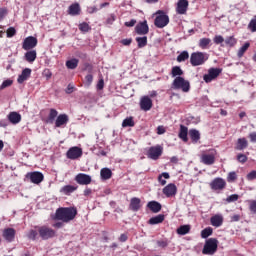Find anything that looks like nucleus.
<instances>
[{"mask_svg": "<svg viewBox=\"0 0 256 256\" xmlns=\"http://www.w3.org/2000/svg\"><path fill=\"white\" fill-rule=\"evenodd\" d=\"M55 215L58 221L69 223V221H73L77 216V209L73 207L58 208Z\"/></svg>", "mask_w": 256, "mask_h": 256, "instance_id": "obj_1", "label": "nucleus"}, {"mask_svg": "<svg viewBox=\"0 0 256 256\" xmlns=\"http://www.w3.org/2000/svg\"><path fill=\"white\" fill-rule=\"evenodd\" d=\"M219 247V241L216 238H210L206 240L202 249L203 255H215L217 248Z\"/></svg>", "mask_w": 256, "mask_h": 256, "instance_id": "obj_2", "label": "nucleus"}, {"mask_svg": "<svg viewBox=\"0 0 256 256\" xmlns=\"http://www.w3.org/2000/svg\"><path fill=\"white\" fill-rule=\"evenodd\" d=\"M172 89H181L183 93H189L191 84L185 78L178 76L172 82Z\"/></svg>", "mask_w": 256, "mask_h": 256, "instance_id": "obj_3", "label": "nucleus"}, {"mask_svg": "<svg viewBox=\"0 0 256 256\" xmlns=\"http://www.w3.org/2000/svg\"><path fill=\"white\" fill-rule=\"evenodd\" d=\"M207 59H209L207 54L203 52H193L190 56V63L193 67H199V65H203Z\"/></svg>", "mask_w": 256, "mask_h": 256, "instance_id": "obj_4", "label": "nucleus"}, {"mask_svg": "<svg viewBox=\"0 0 256 256\" xmlns=\"http://www.w3.org/2000/svg\"><path fill=\"white\" fill-rule=\"evenodd\" d=\"M38 233L41 239L44 241H47L48 239H53L57 233L52 228H49V226H40L38 227Z\"/></svg>", "mask_w": 256, "mask_h": 256, "instance_id": "obj_5", "label": "nucleus"}, {"mask_svg": "<svg viewBox=\"0 0 256 256\" xmlns=\"http://www.w3.org/2000/svg\"><path fill=\"white\" fill-rule=\"evenodd\" d=\"M157 15L158 17L155 18L154 25L159 29H163V27H167V25H169V16L161 10L157 12Z\"/></svg>", "mask_w": 256, "mask_h": 256, "instance_id": "obj_6", "label": "nucleus"}, {"mask_svg": "<svg viewBox=\"0 0 256 256\" xmlns=\"http://www.w3.org/2000/svg\"><path fill=\"white\" fill-rule=\"evenodd\" d=\"M163 155V147L161 145L152 146L148 149L147 157L153 161H157Z\"/></svg>", "mask_w": 256, "mask_h": 256, "instance_id": "obj_7", "label": "nucleus"}, {"mask_svg": "<svg viewBox=\"0 0 256 256\" xmlns=\"http://www.w3.org/2000/svg\"><path fill=\"white\" fill-rule=\"evenodd\" d=\"M217 155V151L209 150L208 153H203L200 157L201 163L204 165H213L215 163V157Z\"/></svg>", "mask_w": 256, "mask_h": 256, "instance_id": "obj_8", "label": "nucleus"}, {"mask_svg": "<svg viewBox=\"0 0 256 256\" xmlns=\"http://www.w3.org/2000/svg\"><path fill=\"white\" fill-rule=\"evenodd\" d=\"M222 72H223V69L221 68H210L208 70V74H205L203 76V80L205 81V83H211V81H214V79H217Z\"/></svg>", "mask_w": 256, "mask_h": 256, "instance_id": "obj_9", "label": "nucleus"}, {"mask_svg": "<svg viewBox=\"0 0 256 256\" xmlns=\"http://www.w3.org/2000/svg\"><path fill=\"white\" fill-rule=\"evenodd\" d=\"M37 43V38L28 36L23 41L22 49H24V51H31V49H35V47H37Z\"/></svg>", "mask_w": 256, "mask_h": 256, "instance_id": "obj_10", "label": "nucleus"}, {"mask_svg": "<svg viewBox=\"0 0 256 256\" xmlns=\"http://www.w3.org/2000/svg\"><path fill=\"white\" fill-rule=\"evenodd\" d=\"M26 179H30L31 183L39 185L43 181L44 176L41 172H29L26 174Z\"/></svg>", "mask_w": 256, "mask_h": 256, "instance_id": "obj_11", "label": "nucleus"}, {"mask_svg": "<svg viewBox=\"0 0 256 256\" xmlns=\"http://www.w3.org/2000/svg\"><path fill=\"white\" fill-rule=\"evenodd\" d=\"M75 181L78 185H91L92 178L89 174L79 173L75 176Z\"/></svg>", "mask_w": 256, "mask_h": 256, "instance_id": "obj_12", "label": "nucleus"}, {"mask_svg": "<svg viewBox=\"0 0 256 256\" xmlns=\"http://www.w3.org/2000/svg\"><path fill=\"white\" fill-rule=\"evenodd\" d=\"M67 158L68 159H79V157H81L83 155V150L77 146L70 148L67 153Z\"/></svg>", "mask_w": 256, "mask_h": 256, "instance_id": "obj_13", "label": "nucleus"}, {"mask_svg": "<svg viewBox=\"0 0 256 256\" xmlns=\"http://www.w3.org/2000/svg\"><path fill=\"white\" fill-rule=\"evenodd\" d=\"M153 107V100L149 96H143L140 99V108L142 111H151Z\"/></svg>", "mask_w": 256, "mask_h": 256, "instance_id": "obj_14", "label": "nucleus"}, {"mask_svg": "<svg viewBox=\"0 0 256 256\" xmlns=\"http://www.w3.org/2000/svg\"><path fill=\"white\" fill-rule=\"evenodd\" d=\"M225 185H227V183L223 180V178H215L210 183V187L213 189V191H221L222 189H225Z\"/></svg>", "mask_w": 256, "mask_h": 256, "instance_id": "obj_15", "label": "nucleus"}, {"mask_svg": "<svg viewBox=\"0 0 256 256\" xmlns=\"http://www.w3.org/2000/svg\"><path fill=\"white\" fill-rule=\"evenodd\" d=\"M135 31L137 35H147V33H149V25H147V20L138 23L135 27Z\"/></svg>", "mask_w": 256, "mask_h": 256, "instance_id": "obj_16", "label": "nucleus"}, {"mask_svg": "<svg viewBox=\"0 0 256 256\" xmlns=\"http://www.w3.org/2000/svg\"><path fill=\"white\" fill-rule=\"evenodd\" d=\"M187 9H189V1L179 0L176 8L178 15H185V13H187Z\"/></svg>", "mask_w": 256, "mask_h": 256, "instance_id": "obj_17", "label": "nucleus"}, {"mask_svg": "<svg viewBox=\"0 0 256 256\" xmlns=\"http://www.w3.org/2000/svg\"><path fill=\"white\" fill-rule=\"evenodd\" d=\"M163 194L166 195V197H175V195H177V186L173 183L168 184L163 188Z\"/></svg>", "mask_w": 256, "mask_h": 256, "instance_id": "obj_18", "label": "nucleus"}, {"mask_svg": "<svg viewBox=\"0 0 256 256\" xmlns=\"http://www.w3.org/2000/svg\"><path fill=\"white\" fill-rule=\"evenodd\" d=\"M15 229L13 228H6L3 230V237L8 243H12L15 241Z\"/></svg>", "mask_w": 256, "mask_h": 256, "instance_id": "obj_19", "label": "nucleus"}, {"mask_svg": "<svg viewBox=\"0 0 256 256\" xmlns=\"http://www.w3.org/2000/svg\"><path fill=\"white\" fill-rule=\"evenodd\" d=\"M69 123V116L67 114H60L55 121V127H63Z\"/></svg>", "mask_w": 256, "mask_h": 256, "instance_id": "obj_20", "label": "nucleus"}, {"mask_svg": "<svg viewBox=\"0 0 256 256\" xmlns=\"http://www.w3.org/2000/svg\"><path fill=\"white\" fill-rule=\"evenodd\" d=\"M210 223L213 227H221L223 225V215L216 214L210 218Z\"/></svg>", "mask_w": 256, "mask_h": 256, "instance_id": "obj_21", "label": "nucleus"}, {"mask_svg": "<svg viewBox=\"0 0 256 256\" xmlns=\"http://www.w3.org/2000/svg\"><path fill=\"white\" fill-rule=\"evenodd\" d=\"M78 188L77 185H65L60 189V193H62V195H71V193H75Z\"/></svg>", "mask_w": 256, "mask_h": 256, "instance_id": "obj_22", "label": "nucleus"}, {"mask_svg": "<svg viewBox=\"0 0 256 256\" xmlns=\"http://www.w3.org/2000/svg\"><path fill=\"white\" fill-rule=\"evenodd\" d=\"M8 121H10L12 125H17L18 123H21V114L17 112H10L8 114Z\"/></svg>", "mask_w": 256, "mask_h": 256, "instance_id": "obj_23", "label": "nucleus"}, {"mask_svg": "<svg viewBox=\"0 0 256 256\" xmlns=\"http://www.w3.org/2000/svg\"><path fill=\"white\" fill-rule=\"evenodd\" d=\"M189 133V129L185 125H180V131L178 134V137L184 141V143H187L189 139L187 138V135Z\"/></svg>", "mask_w": 256, "mask_h": 256, "instance_id": "obj_24", "label": "nucleus"}, {"mask_svg": "<svg viewBox=\"0 0 256 256\" xmlns=\"http://www.w3.org/2000/svg\"><path fill=\"white\" fill-rule=\"evenodd\" d=\"M31 77V69L26 68L22 71L21 75L18 76V83H23L24 81H27Z\"/></svg>", "mask_w": 256, "mask_h": 256, "instance_id": "obj_25", "label": "nucleus"}, {"mask_svg": "<svg viewBox=\"0 0 256 256\" xmlns=\"http://www.w3.org/2000/svg\"><path fill=\"white\" fill-rule=\"evenodd\" d=\"M81 13V7L78 3L72 4L68 8V14L72 15L73 17L79 15Z\"/></svg>", "mask_w": 256, "mask_h": 256, "instance_id": "obj_26", "label": "nucleus"}, {"mask_svg": "<svg viewBox=\"0 0 256 256\" xmlns=\"http://www.w3.org/2000/svg\"><path fill=\"white\" fill-rule=\"evenodd\" d=\"M112 176H113V172L111 171V169H109V168L101 169L100 177H101L102 181H107V180L111 179Z\"/></svg>", "mask_w": 256, "mask_h": 256, "instance_id": "obj_27", "label": "nucleus"}, {"mask_svg": "<svg viewBox=\"0 0 256 256\" xmlns=\"http://www.w3.org/2000/svg\"><path fill=\"white\" fill-rule=\"evenodd\" d=\"M165 221V215L159 214L149 219V225H159V223H163Z\"/></svg>", "mask_w": 256, "mask_h": 256, "instance_id": "obj_28", "label": "nucleus"}, {"mask_svg": "<svg viewBox=\"0 0 256 256\" xmlns=\"http://www.w3.org/2000/svg\"><path fill=\"white\" fill-rule=\"evenodd\" d=\"M130 209L132 211H139L141 209V199L134 197L130 201Z\"/></svg>", "mask_w": 256, "mask_h": 256, "instance_id": "obj_29", "label": "nucleus"}, {"mask_svg": "<svg viewBox=\"0 0 256 256\" xmlns=\"http://www.w3.org/2000/svg\"><path fill=\"white\" fill-rule=\"evenodd\" d=\"M147 207L152 211V213H159L161 211V203L157 201H151L147 204Z\"/></svg>", "mask_w": 256, "mask_h": 256, "instance_id": "obj_30", "label": "nucleus"}, {"mask_svg": "<svg viewBox=\"0 0 256 256\" xmlns=\"http://www.w3.org/2000/svg\"><path fill=\"white\" fill-rule=\"evenodd\" d=\"M249 143L246 138H239L237 140L236 149L237 151H243V149H247Z\"/></svg>", "mask_w": 256, "mask_h": 256, "instance_id": "obj_31", "label": "nucleus"}, {"mask_svg": "<svg viewBox=\"0 0 256 256\" xmlns=\"http://www.w3.org/2000/svg\"><path fill=\"white\" fill-rule=\"evenodd\" d=\"M25 59L28 61V63H33L35 59H37V51L30 50L25 53Z\"/></svg>", "mask_w": 256, "mask_h": 256, "instance_id": "obj_32", "label": "nucleus"}, {"mask_svg": "<svg viewBox=\"0 0 256 256\" xmlns=\"http://www.w3.org/2000/svg\"><path fill=\"white\" fill-rule=\"evenodd\" d=\"M189 136H190V139L193 141V143H197V141L201 139V133H199V131L195 129H191L189 131Z\"/></svg>", "mask_w": 256, "mask_h": 256, "instance_id": "obj_33", "label": "nucleus"}, {"mask_svg": "<svg viewBox=\"0 0 256 256\" xmlns=\"http://www.w3.org/2000/svg\"><path fill=\"white\" fill-rule=\"evenodd\" d=\"M78 66H79V59L72 58L66 61L67 69H72V70L77 69Z\"/></svg>", "mask_w": 256, "mask_h": 256, "instance_id": "obj_34", "label": "nucleus"}, {"mask_svg": "<svg viewBox=\"0 0 256 256\" xmlns=\"http://www.w3.org/2000/svg\"><path fill=\"white\" fill-rule=\"evenodd\" d=\"M200 49H209V45H211V39L210 38H202L199 40L198 43Z\"/></svg>", "mask_w": 256, "mask_h": 256, "instance_id": "obj_35", "label": "nucleus"}, {"mask_svg": "<svg viewBox=\"0 0 256 256\" xmlns=\"http://www.w3.org/2000/svg\"><path fill=\"white\" fill-rule=\"evenodd\" d=\"M189 231H191L190 225H182L176 230V233L178 235H187V233H189Z\"/></svg>", "mask_w": 256, "mask_h": 256, "instance_id": "obj_36", "label": "nucleus"}, {"mask_svg": "<svg viewBox=\"0 0 256 256\" xmlns=\"http://www.w3.org/2000/svg\"><path fill=\"white\" fill-rule=\"evenodd\" d=\"M57 115H59V112L55 109H50V113L48 115L47 123H55V119H57Z\"/></svg>", "mask_w": 256, "mask_h": 256, "instance_id": "obj_37", "label": "nucleus"}, {"mask_svg": "<svg viewBox=\"0 0 256 256\" xmlns=\"http://www.w3.org/2000/svg\"><path fill=\"white\" fill-rule=\"evenodd\" d=\"M249 47H251V43L246 42L243 46L240 47V49L238 50L237 56L239 58L243 57V55H245V53L247 52V49H249Z\"/></svg>", "mask_w": 256, "mask_h": 256, "instance_id": "obj_38", "label": "nucleus"}, {"mask_svg": "<svg viewBox=\"0 0 256 256\" xmlns=\"http://www.w3.org/2000/svg\"><path fill=\"white\" fill-rule=\"evenodd\" d=\"M122 127H135V121L133 117H127L122 122Z\"/></svg>", "mask_w": 256, "mask_h": 256, "instance_id": "obj_39", "label": "nucleus"}, {"mask_svg": "<svg viewBox=\"0 0 256 256\" xmlns=\"http://www.w3.org/2000/svg\"><path fill=\"white\" fill-rule=\"evenodd\" d=\"M213 235V228L207 227L201 231L202 239H207V237H211Z\"/></svg>", "mask_w": 256, "mask_h": 256, "instance_id": "obj_40", "label": "nucleus"}, {"mask_svg": "<svg viewBox=\"0 0 256 256\" xmlns=\"http://www.w3.org/2000/svg\"><path fill=\"white\" fill-rule=\"evenodd\" d=\"M183 75V70L179 66H174L171 71L172 77H181Z\"/></svg>", "mask_w": 256, "mask_h": 256, "instance_id": "obj_41", "label": "nucleus"}, {"mask_svg": "<svg viewBox=\"0 0 256 256\" xmlns=\"http://www.w3.org/2000/svg\"><path fill=\"white\" fill-rule=\"evenodd\" d=\"M136 42L138 43L139 49H143L147 45V36L137 37Z\"/></svg>", "mask_w": 256, "mask_h": 256, "instance_id": "obj_42", "label": "nucleus"}, {"mask_svg": "<svg viewBox=\"0 0 256 256\" xmlns=\"http://www.w3.org/2000/svg\"><path fill=\"white\" fill-rule=\"evenodd\" d=\"M78 27L82 33H89L91 31V26L87 22L80 23Z\"/></svg>", "mask_w": 256, "mask_h": 256, "instance_id": "obj_43", "label": "nucleus"}, {"mask_svg": "<svg viewBox=\"0 0 256 256\" xmlns=\"http://www.w3.org/2000/svg\"><path fill=\"white\" fill-rule=\"evenodd\" d=\"M169 173L168 172H163L158 176V181L161 185H167V181L165 179H169ZM164 178V179H163Z\"/></svg>", "mask_w": 256, "mask_h": 256, "instance_id": "obj_44", "label": "nucleus"}, {"mask_svg": "<svg viewBox=\"0 0 256 256\" xmlns=\"http://www.w3.org/2000/svg\"><path fill=\"white\" fill-rule=\"evenodd\" d=\"M187 59H189V52L187 51H183L177 56L178 63H183V61H187Z\"/></svg>", "mask_w": 256, "mask_h": 256, "instance_id": "obj_45", "label": "nucleus"}, {"mask_svg": "<svg viewBox=\"0 0 256 256\" xmlns=\"http://www.w3.org/2000/svg\"><path fill=\"white\" fill-rule=\"evenodd\" d=\"M225 44L228 45V47H235V45H237V39L233 36H229L225 39Z\"/></svg>", "mask_w": 256, "mask_h": 256, "instance_id": "obj_46", "label": "nucleus"}, {"mask_svg": "<svg viewBox=\"0 0 256 256\" xmlns=\"http://www.w3.org/2000/svg\"><path fill=\"white\" fill-rule=\"evenodd\" d=\"M248 29L251 31V33H256V16H254V18H252L249 22Z\"/></svg>", "mask_w": 256, "mask_h": 256, "instance_id": "obj_47", "label": "nucleus"}, {"mask_svg": "<svg viewBox=\"0 0 256 256\" xmlns=\"http://www.w3.org/2000/svg\"><path fill=\"white\" fill-rule=\"evenodd\" d=\"M37 235H39V233L36 230H30L27 234V237L28 239L35 241V239H37Z\"/></svg>", "mask_w": 256, "mask_h": 256, "instance_id": "obj_48", "label": "nucleus"}, {"mask_svg": "<svg viewBox=\"0 0 256 256\" xmlns=\"http://www.w3.org/2000/svg\"><path fill=\"white\" fill-rule=\"evenodd\" d=\"M116 19H117V16H115V14H110L106 19V25H113Z\"/></svg>", "mask_w": 256, "mask_h": 256, "instance_id": "obj_49", "label": "nucleus"}, {"mask_svg": "<svg viewBox=\"0 0 256 256\" xmlns=\"http://www.w3.org/2000/svg\"><path fill=\"white\" fill-rule=\"evenodd\" d=\"M239 200V195L232 194L226 198L227 203H235V201Z\"/></svg>", "mask_w": 256, "mask_h": 256, "instance_id": "obj_50", "label": "nucleus"}, {"mask_svg": "<svg viewBox=\"0 0 256 256\" xmlns=\"http://www.w3.org/2000/svg\"><path fill=\"white\" fill-rule=\"evenodd\" d=\"M213 41L216 45H221V43H223L225 41V38H223V36H221V35H216L214 37Z\"/></svg>", "mask_w": 256, "mask_h": 256, "instance_id": "obj_51", "label": "nucleus"}, {"mask_svg": "<svg viewBox=\"0 0 256 256\" xmlns=\"http://www.w3.org/2000/svg\"><path fill=\"white\" fill-rule=\"evenodd\" d=\"M236 179H237V173H235V172H230V173L228 174L227 181H228L229 183H233V181H235Z\"/></svg>", "mask_w": 256, "mask_h": 256, "instance_id": "obj_52", "label": "nucleus"}, {"mask_svg": "<svg viewBox=\"0 0 256 256\" xmlns=\"http://www.w3.org/2000/svg\"><path fill=\"white\" fill-rule=\"evenodd\" d=\"M85 81H86L85 85L87 87H91V83H93V75H91V74L86 75Z\"/></svg>", "mask_w": 256, "mask_h": 256, "instance_id": "obj_53", "label": "nucleus"}, {"mask_svg": "<svg viewBox=\"0 0 256 256\" xmlns=\"http://www.w3.org/2000/svg\"><path fill=\"white\" fill-rule=\"evenodd\" d=\"M6 33H7V37H15L17 30H15L13 27H10L7 29Z\"/></svg>", "mask_w": 256, "mask_h": 256, "instance_id": "obj_54", "label": "nucleus"}, {"mask_svg": "<svg viewBox=\"0 0 256 256\" xmlns=\"http://www.w3.org/2000/svg\"><path fill=\"white\" fill-rule=\"evenodd\" d=\"M11 85H13V81L12 80H5L1 84L0 89H6V87H11Z\"/></svg>", "mask_w": 256, "mask_h": 256, "instance_id": "obj_55", "label": "nucleus"}, {"mask_svg": "<svg viewBox=\"0 0 256 256\" xmlns=\"http://www.w3.org/2000/svg\"><path fill=\"white\" fill-rule=\"evenodd\" d=\"M158 247H162V249H165L169 245V242L167 240H158L157 241Z\"/></svg>", "mask_w": 256, "mask_h": 256, "instance_id": "obj_56", "label": "nucleus"}, {"mask_svg": "<svg viewBox=\"0 0 256 256\" xmlns=\"http://www.w3.org/2000/svg\"><path fill=\"white\" fill-rule=\"evenodd\" d=\"M248 181H253L256 179V170L251 171L247 174Z\"/></svg>", "mask_w": 256, "mask_h": 256, "instance_id": "obj_57", "label": "nucleus"}, {"mask_svg": "<svg viewBox=\"0 0 256 256\" xmlns=\"http://www.w3.org/2000/svg\"><path fill=\"white\" fill-rule=\"evenodd\" d=\"M237 160L240 163H247V156L245 154H238Z\"/></svg>", "mask_w": 256, "mask_h": 256, "instance_id": "obj_58", "label": "nucleus"}, {"mask_svg": "<svg viewBox=\"0 0 256 256\" xmlns=\"http://www.w3.org/2000/svg\"><path fill=\"white\" fill-rule=\"evenodd\" d=\"M7 15V8H0V22L5 19V16Z\"/></svg>", "mask_w": 256, "mask_h": 256, "instance_id": "obj_59", "label": "nucleus"}, {"mask_svg": "<svg viewBox=\"0 0 256 256\" xmlns=\"http://www.w3.org/2000/svg\"><path fill=\"white\" fill-rule=\"evenodd\" d=\"M127 239H129V236L127 235V233H123L119 237L120 243H125L127 241Z\"/></svg>", "mask_w": 256, "mask_h": 256, "instance_id": "obj_60", "label": "nucleus"}, {"mask_svg": "<svg viewBox=\"0 0 256 256\" xmlns=\"http://www.w3.org/2000/svg\"><path fill=\"white\" fill-rule=\"evenodd\" d=\"M249 207L252 213H256V200L251 201Z\"/></svg>", "mask_w": 256, "mask_h": 256, "instance_id": "obj_61", "label": "nucleus"}, {"mask_svg": "<svg viewBox=\"0 0 256 256\" xmlns=\"http://www.w3.org/2000/svg\"><path fill=\"white\" fill-rule=\"evenodd\" d=\"M105 87V81L103 79H100L97 83V89L101 91Z\"/></svg>", "mask_w": 256, "mask_h": 256, "instance_id": "obj_62", "label": "nucleus"}, {"mask_svg": "<svg viewBox=\"0 0 256 256\" xmlns=\"http://www.w3.org/2000/svg\"><path fill=\"white\" fill-rule=\"evenodd\" d=\"M135 23H137V20L132 19V20H130L128 22H125V26L126 27H135Z\"/></svg>", "mask_w": 256, "mask_h": 256, "instance_id": "obj_63", "label": "nucleus"}, {"mask_svg": "<svg viewBox=\"0 0 256 256\" xmlns=\"http://www.w3.org/2000/svg\"><path fill=\"white\" fill-rule=\"evenodd\" d=\"M249 138H250L251 143H256V132L250 133Z\"/></svg>", "mask_w": 256, "mask_h": 256, "instance_id": "obj_64", "label": "nucleus"}]
</instances>
